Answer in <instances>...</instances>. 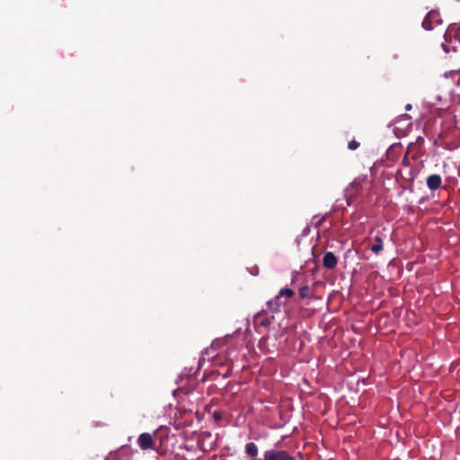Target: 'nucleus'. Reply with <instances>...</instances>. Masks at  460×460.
I'll return each instance as SVG.
<instances>
[{
  "label": "nucleus",
  "instance_id": "obj_1",
  "mask_svg": "<svg viewBox=\"0 0 460 460\" xmlns=\"http://www.w3.org/2000/svg\"><path fill=\"white\" fill-rule=\"evenodd\" d=\"M263 460H296L287 450L271 448L263 453Z\"/></svg>",
  "mask_w": 460,
  "mask_h": 460
},
{
  "label": "nucleus",
  "instance_id": "obj_2",
  "mask_svg": "<svg viewBox=\"0 0 460 460\" xmlns=\"http://www.w3.org/2000/svg\"><path fill=\"white\" fill-rule=\"evenodd\" d=\"M441 23L442 19L439 13L432 10L429 12L424 21L422 22V27L427 31H430L433 30L436 25H440Z\"/></svg>",
  "mask_w": 460,
  "mask_h": 460
},
{
  "label": "nucleus",
  "instance_id": "obj_3",
  "mask_svg": "<svg viewBox=\"0 0 460 460\" xmlns=\"http://www.w3.org/2000/svg\"><path fill=\"white\" fill-rule=\"evenodd\" d=\"M274 320V317H270L266 311L262 310L259 313H257L253 317V323L254 326L257 327H263L268 328L271 322Z\"/></svg>",
  "mask_w": 460,
  "mask_h": 460
},
{
  "label": "nucleus",
  "instance_id": "obj_4",
  "mask_svg": "<svg viewBox=\"0 0 460 460\" xmlns=\"http://www.w3.org/2000/svg\"><path fill=\"white\" fill-rule=\"evenodd\" d=\"M137 444L142 450L153 449L155 447V440L150 433H142L137 438Z\"/></svg>",
  "mask_w": 460,
  "mask_h": 460
},
{
  "label": "nucleus",
  "instance_id": "obj_5",
  "mask_svg": "<svg viewBox=\"0 0 460 460\" xmlns=\"http://www.w3.org/2000/svg\"><path fill=\"white\" fill-rule=\"evenodd\" d=\"M338 264V259L332 252H327L323 258V265L325 269L333 270Z\"/></svg>",
  "mask_w": 460,
  "mask_h": 460
},
{
  "label": "nucleus",
  "instance_id": "obj_6",
  "mask_svg": "<svg viewBox=\"0 0 460 460\" xmlns=\"http://www.w3.org/2000/svg\"><path fill=\"white\" fill-rule=\"evenodd\" d=\"M442 179L438 174H432L427 178V186L431 190H436L440 188Z\"/></svg>",
  "mask_w": 460,
  "mask_h": 460
},
{
  "label": "nucleus",
  "instance_id": "obj_7",
  "mask_svg": "<svg viewBox=\"0 0 460 460\" xmlns=\"http://www.w3.org/2000/svg\"><path fill=\"white\" fill-rule=\"evenodd\" d=\"M284 305H285V303L281 302L279 296H278L267 302V307L272 313L280 312L281 307Z\"/></svg>",
  "mask_w": 460,
  "mask_h": 460
},
{
  "label": "nucleus",
  "instance_id": "obj_8",
  "mask_svg": "<svg viewBox=\"0 0 460 460\" xmlns=\"http://www.w3.org/2000/svg\"><path fill=\"white\" fill-rule=\"evenodd\" d=\"M444 38L446 41L451 40L453 38L460 42V27L455 28L449 26L445 32Z\"/></svg>",
  "mask_w": 460,
  "mask_h": 460
},
{
  "label": "nucleus",
  "instance_id": "obj_9",
  "mask_svg": "<svg viewBox=\"0 0 460 460\" xmlns=\"http://www.w3.org/2000/svg\"><path fill=\"white\" fill-rule=\"evenodd\" d=\"M258 453H259V448L255 443L249 442L245 445V454L247 456L252 457V459H250V460H258L255 458L258 456Z\"/></svg>",
  "mask_w": 460,
  "mask_h": 460
},
{
  "label": "nucleus",
  "instance_id": "obj_10",
  "mask_svg": "<svg viewBox=\"0 0 460 460\" xmlns=\"http://www.w3.org/2000/svg\"><path fill=\"white\" fill-rule=\"evenodd\" d=\"M367 181V176H358L349 185V187L347 189V191H353L355 189V192L358 191V189L362 186V184Z\"/></svg>",
  "mask_w": 460,
  "mask_h": 460
},
{
  "label": "nucleus",
  "instance_id": "obj_11",
  "mask_svg": "<svg viewBox=\"0 0 460 460\" xmlns=\"http://www.w3.org/2000/svg\"><path fill=\"white\" fill-rule=\"evenodd\" d=\"M373 243L370 246V250L375 253L378 254L383 250V239L376 235L373 239Z\"/></svg>",
  "mask_w": 460,
  "mask_h": 460
},
{
  "label": "nucleus",
  "instance_id": "obj_12",
  "mask_svg": "<svg viewBox=\"0 0 460 460\" xmlns=\"http://www.w3.org/2000/svg\"><path fill=\"white\" fill-rule=\"evenodd\" d=\"M445 78H451L456 86L460 87V69L451 70L444 74Z\"/></svg>",
  "mask_w": 460,
  "mask_h": 460
},
{
  "label": "nucleus",
  "instance_id": "obj_13",
  "mask_svg": "<svg viewBox=\"0 0 460 460\" xmlns=\"http://www.w3.org/2000/svg\"><path fill=\"white\" fill-rule=\"evenodd\" d=\"M294 295L293 289L286 288L279 290L278 296L281 299L282 297H292Z\"/></svg>",
  "mask_w": 460,
  "mask_h": 460
},
{
  "label": "nucleus",
  "instance_id": "obj_14",
  "mask_svg": "<svg viewBox=\"0 0 460 460\" xmlns=\"http://www.w3.org/2000/svg\"><path fill=\"white\" fill-rule=\"evenodd\" d=\"M310 292V288L308 286H303L298 290V295L301 299H305L308 297Z\"/></svg>",
  "mask_w": 460,
  "mask_h": 460
},
{
  "label": "nucleus",
  "instance_id": "obj_15",
  "mask_svg": "<svg viewBox=\"0 0 460 460\" xmlns=\"http://www.w3.org/2000/svg\"><path fill=\"white\" fill-rule=\"evenodd\" d=\"M358 146H359V143L355 139L349 141L348 144V148L349 150H356L357 148H358Z\"/></svg>",
  "mask_w": 460,
  "mask_h": 460
},
{
  "label": "nucleus",
  "instance_id": "obj_16",
  "mask_svg": "<svg viewBox=\"0 0 460 460\" xmlns=\"http://www.w3.org/2000/svg\"><path fill=\"white\" fill-rule=\"evenodd\" d=\"M213 416H214V418L216 420H220L221 419V414L219 412L215 411Z\"/></svg>",
  "mask_w": 460,
  "mask_h": 460
},
{
  "label": "nucleus",
  "instance_id": "obj_17",
  "mask_svg": "<svg viewBox=\"0 0 460 460\" xmlns=\"http://www.w3.org/2000/svg\"><path fill=\"white\" fill-rule=\"evenodd\" d=\"M442 48L443 49L445 50V52L448 53L449 52V49L447 48V45L445 44V43H442Z\"/></svg>",
  "mask_w": 460,
  "mask_h": 460
},
{
  "label": "nucleus",
  "instance_id": "obj_18",
  "mask_svg": "<svg viewBox=\"0 0 460 460\" xmlns=\"http://www.w3.org/2000/svg\"><path fill=\"white\" fill-rule=\"evenodd\" d=\"M405 109H406L407 111H410V110L411 109V104H407V105H406V107H405Z\"/></svg>",
  "mask_w": 460,
  "mask_h": 460
},
{
  "label": "nucleus",
  "instance_id": "obj_19",
  "mask_svg": "<svg viewBox=\"0 0 460 460\" xmlns=\"http://www.w3.org/2000/svg\"><path fill=\"white\" fill-rule=\"evenodd\" d=\"M403 164H407L406 158L403 159Z\"/></svg>",
  "mask_w": 460,
  "mask_h": 460
}]
</instances>
